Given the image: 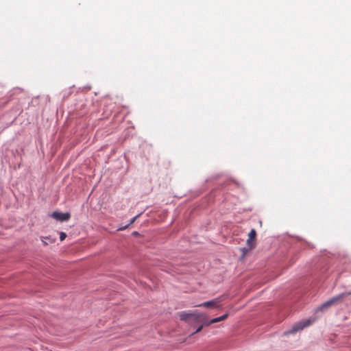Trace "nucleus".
<instances>
[{
  "label": "nucleus",
  "mask_w": 351,
  "mask_h": 351,
  "mask_svg": "<svg viewBox=\"0 0 351 351\" xmlns=\"http://www.w3.org/2000/svg\"><path fill=\"white\" fill-rule=\"evenodd\" d=\"M180 319L183 321L186 322L189 324L192 325L195 323L200 324L205 319V314H188L182 313L180 315Z\"/></svg>",
  "instance_id": "f257e3e1"
},
{
  "label": "nucleus",
  "mask_w": 351,
  "mask_h": 351,
  "mask_svg": "<svg viewBox=\"0 0 351 351\" xmlns=\"http://www.w3.org/2000/svg\"><path fill=\"white\" fill-rule=\"evenodd\" d=\"M350 293H343L335 297L332 298L331 299L327 300L324 302L320 307V310L323 311L332 305L337 304L339 302H341L344 298L348 295Z\"/></svg>",
  "instance_id": "f03ea898"
},
{
  "label": "nucleus",
  "mask_w": 351,
  "mask_h": 351,
  "mask_svg": "<svg viewBox=\"0 0 351 351\" xmlns=\"http://www.w3.org/2000/svg\"><path fill=\"white\" fill-rule=\"evenodd\" d=\"M313 322V320H311L310 319L301 321L297 324H295L294 326H293L292 328L289 330L285 332L286 335L287 334H293L298 331H300L304 328L305 327H307L310 326Z\"/></svg>",
  "instance_id": "7ed1b4c3"
},
{
  "label": "nucleus",
  "mask_w": 351,
  "mask_h": 351,
  "mask_svg": "<svg viewBox=\"0 0 351 351\" xmlns=\"http://www.w3.org/2000/svg\"><path fill=\"white\" fill-rule=\"evenodd\" d=\"M228 314H225L219 317H216V318L212 319L210 320H207L206 316L205 315V319L203 320V322H200V324H202V326H203V327L208 326L212 324L217 323L221 321L225 320L228 317Z\"/></svg>",
  "instance_id": "20e7f679"
},
{
  "label": "nucleus",
  "mask_w": 351,
  "mask_h": 351,
  "mask_svg": "<svg viewBox=\"0 0 351 351\" xmlns=\"http://www.w3.org/2000/svg\"><path fill=\"white\" fill-rule=\"evenodd\" d=\"M256 236V230L254 229H252L248 234L249 238L247 240V245L249 247V250L253 249L255 247Z\"/></svg>",
  "instance_id": "39448f33"
},
{
  "label": "nucleus",
  "mask_w": 351,
  "mask_h": 351,
  "mask_svg": "<svg viewBox=\"0 0 351 351\" xmlns=\"http://www.w3.org/2000/svg\"><path fill=\"white\" fill-rule=\"evenodd\" d=\"M52 217L56 220L60 221H66L70 219V214L69 213H62L59 212H53L52 213Z\"/></svg>",
  "instance_id": "423d86ee"
},
{
  "label": "nucleus",
  "mask_w": 351,
  "mask_h": 351,
  "mask_svg": "<svg viewBox=\"0 0 351 351\" xmlns=\"http://www.w3.org/2000/svg\"><path fill=\"white\" fill-rule=\"evenodd\" d=\"M221 301L219 298L215 299L211 301L205 302L202 304H200L198 305V306H202L206 308H218L219 307V303Z\"/></svg>",
  "instance_id": "0eeeda50"
},
{
  "label": "nucleus",
  "mask_w": 351,
  "mask_h": 351,
  "mask_svg": "<svg viewBox=\"0 0 351 351\" xmlns=\"http://www.w3.org/2000/svg\"><path fill=\"white\" fill-rule=\"evenodd\" d=\"M42 241H43V242L44 243L45 245H48L49 243H53L55 242V239L51 238L50 237H43L42 239Z\"/></svg>",
  "instance_id": "6e6552de"
},
{
  "label": "nucleus",
  "mask_w": 351,
  "mask_h": 351,
  "mask_svg": "<svg viewBox=\"0 0 351 351\" xmlns=\"http://www.w3.org/2000/svg\"><path fill=\"white\" fill-rule=\"evenodd\" d=\"M66 237V233L62 232H61L60 233V241H62L63 240H64Z\"/></svg>",
  "instance_id": "1a4fd4ad"
},
{
  "label": "nucleus",
  "mask_w": 351,
  "mask_h": 351,
  "mask_svg": "<svg viewBox=\"0 0 351 351\" xmlns=\"http://www.w3.org/2000/svg\"><path fill=\"white\" fill-rule=\"evenodd\" d=\"M200 324V325H199V327L197 328V330L193 332V334H195V333H197V332H200V331L202 330V328H204V327H203V326H202V324Z\"/></svg>",
  "instance_id": "9d476101"
},
{
  "label": "nucleus",
  "mask_w": 351,
  "mask_h": 351,
  "mask_svg": "<svg viewBox=\"0 0 351 351\" xmlns=\"http://www.w3.org/2000/svg\"><path fill=\"white\" fill-rule=\"evenodd\" d=\"M138 217V215H137V216H136V217H133V218L131 219V221H130V224L133 223L135 221V220L136 219V218H137Z\"/></svg>",
  "instance_id": "9b49d317"
},
{
  "label": "nucleus",
  "mask_w": 351,
  "mask_h": 351,
  "mask_svg": "<svg viewBox=\"0 0 351 351\" xmlns=\"http://www.w3.org/2000/svg\"><path fill=\"white\" fill-rule=\"evenodd\" d=\"M248 250L245 249V248H243V251L244 252H247Z\"/></svg>",
  "instance_id": "f8f14e48"
}]
</instances>
